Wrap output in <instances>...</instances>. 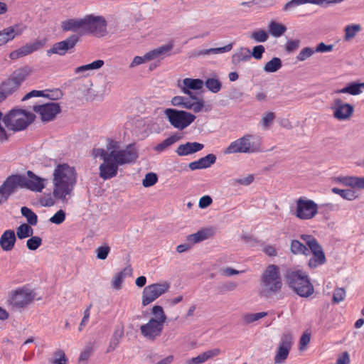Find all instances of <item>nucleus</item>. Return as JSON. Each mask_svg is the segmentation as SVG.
<instances>
[{
  "instance_id": "nucleus-10",
  "label": "nucleus",
  "mask_w": 364,
  "mask_h": 364,
  "mask_svg": "<svg viewBox=\"0 0 364 364\" xmlns=\"http://www.w3.org/2000/svg\"><path fill=\"white\" fill-rule=\"evenodd\" d=\"M318 213V205L312 200L300 197L296 200L294 215L300 220L314 218Z\"/></svg>"
},
{
  "instance_id": "nucleus-53",
  "label": "nucleus",
  "mask_w": 364,
  "mask_h": 364,
  "mask_svg": "<svg viewBox=\"0 0 364 364\" xmlns=\"http://www.w3.org/2000/svg\"><path fill=\"white\" fill-rule=\"evenodd\" d=\"M152 313L156 316L157 318H155L159 321L166 323V315L165 314L163 308L161 306L156 305L152 308Z\"/></svg>"
},
{
  "instance_id": "nucleus-46",
  "label": "nucleus",
  "mask_w": 364,
  "mask_h": 364,
  "mask_svg": "<svg viewBox=\"0 0 364 364\" xmlns=\"http://www.w3.org/2000/svg\"><path fill=\"white\" fill-rule=\"evenodd\" d=\"M206 87L213 93H218L222 87V83L217 78H208L205 82Z\"/></svg>"
},
{
  "instance_id": "nucleus-43",
  "label": "nucleus",
  "mask_w": 364,
  "mask_h": 364,
  "mask_svg": "<svg viewBox=\"0 0 364 364\" xmlns=\"http://www.w3.org/2000/svg\"><path fill=\"white\" fill-rule=\"evenodd\" d=\"M332 192L339 195L341 197H342L343 199L348 200H353L358 198V194L355 191L351 189H340L338 188H333Z\"/></svg>"
},
{
  "instance_id": "nucleus-8",
  "label": "nucleus",
  "mask_w": 364,
  "mask_h": 364,
  "mask_svg": "<svg viewBox=\"0 0 364 364\" xmlns=\"http://www.w3.org/2000/svg\"><path fill=\"white\" fill-rule=\"evenodd\" d=\"M188 96L189 97L175 96L171 100V105L175 107L192 110L195 113H198L202 111H208V109L205 107V102L203 98L197 97L193 95Z\"/></svg>"
},
{
  "instance_id": "nucleus-22",
  "label": "nucleus",
  "mask_w": 364,
  "mask_h": 364,
  "mask_svg": "<svg viewBox=\"0 0 364 364\" xmlns=\"http://www.w3.org/2000/svg\"><path fill=\"white\" fill-rule=\"evenodd\" d=\"M25 29L26 26L20 28L18 25H14L0 31V46L11 41L16 36H20Z\"/></svg>"
},
{
  "instance_id": "nucleus-18",
  "label": "nucleus",
  "mask_w": 364,
  "mask_h": 364,
  "mask_svg": "<svg viewBox=\"0 0 364 364\" xmlns=\"http://www.w3.org/2000/svg\"><path fill=\"white\" fill-rule=\"evenodd\" d=\"M164 326V323L159 321L155 318H151L146 323L140 326V331L146 339L154 341L161 334Z\"/></svg>"
},
{
  "instance_id": "nucleus-30",
  "label": "nucleus",
  "mask_w": 364,
  "mask_h": 364,
  "mask_svg": "<svg viewBox=\"0 0 364 364\" xmlns=\"http://www.w3.org/2000/svg\"><path fill=\"white\" fill-rule=\"evenodd\" d=\"M173 48V43L161 46L156 49H154L145 54V58L147 61H150L160 58L171 51Z\"/></svg>"
},
{
  "instance_id": "nucleus-36",
  "label": "nucleus",
  "mask_w": 364,
  "mask_h": 364,
  "mask_svg": "<svg viewBox=\"0 0 364 364\" xmlns=\"http://www.w3.org/2000/svg\"><path fill=\"white\" fill-rule=\"evenodd\" d=\"M325 1L329 2L330 1L329 0H291L290 1L287 2L285 4L283 10L284 11L291 10V9L296 8V6H299L301 4H304L306 3H312V4H322Z\"/></svg>"
},
{
  "instance_id": "nucleus-28",
  "label": "nucleus",
  "mask_w": 364,
  "mask_h": 364,
  "mask_svg": "<svg viewBox=\"0 0 364 364\" xmlns=\"http://www.w3.org/2000/svg\"><path fill=\"white\" fill-rule=\"evenodd\" d=\"M203 147L204 145L198 142H186L178 146L176 153L180 156H188L202 150Z\"/></svg>"
},
{
  "instance_id": "nucleus-1",
  "label": "nucleus",
  "mask_w": 364,
  "mask_h": 364,
  "mask_svg": "<svg viewBox=\"0 0 364 364\" xmlns=\"http://www.w3.org/2000/svg\"><path fill=\"white\" fill-rule=\"evenodd\" d=\"M92 155L95 158L100 157L103 160L99 170L100 176L104 180L116 176L119 166L132 164L138 158L137 151L133 145L129 144L121 149L120 142L112 139H107L106 149H94Z\"/></svg>"
},
{
  "instance_id": "nucleus-4",
  "label": "nucleus",
  "mask_w": 364,
  "mask_h": 364,
  "mask_svg": "<svg viewBox=\"0 0 364 364\" xmlns=\"http://www.w3.org/2000/svg\"><path fill=\"white\" fill-rule=\"evenodd\" d=\"M286 279L289 287L299 296L304 298L311 296L314 288L306 272L302 270H289Z\"/></svg>"
},
{
  "instance_id": "nucleus-41",
  "label": "nucleus",
  "mask_w": 364,
  "mask_h": 364,
  "mask_svg": "<svg viewBox=\"0 0 364 364\" xmlns=\"http://www.w3.org/2000/svg\"><path fill=\"white\" fill-rule=\"evenodd\" d=\"M21 213L26 218L27 224L36 225L38 223V216L31 208L23 206L21 208Z\"/></svg>"
},
{
  "instance_id": "nucleus-60",
  "label": "nucleus",
  "mask_w": 364,
  "mask_h": 364,
  "mask_svg": "<svg viewBox=\"0 0 364 364\" xmlns=\"http://www.w3.org/2000/svg\"><path fill=\"white\" fill-rule=\"evenodd\" d=\"M346 298V291L343 288H337L334 290L333 294V301L339 303Z\"/></svg>"
},
{
  "instance_id": "nucleus-31",
  "label": "nucleus",
  "mask_w": 364,
  "mask_h": 364,
  "mask_svg": "<svg viewBox=\"0 0 364 364\" xmlns=\"http://www.w3.org/2000/svg\"><path fill=\"white\" fill-rule=\"evenodd\" d=\"M182 138V135L179 133H175L168 138L162 141L161 143L158 144L154 146V149L158 153H161L168 149L169 146L176 143Z\"/></svg>"
},
{
  "instance_id": "nucleus-37",
  "label": "nucleus",
  "mask_w": 364,
  "mask_h": 364,
  "mask_svg": "<svg viewBox=\"0 0 364 364\" xmlns=\"http://www.w3.org/2000/svg\"><path fill=\"white\" fill-rule=\"evenodd\" d=\"M269 30L272 36L278 38L286 32L287 27L275 21H271L269 23Z\"/></svg>"
},
{
  "instance_id": "nucleus-47",
  "label": "nucleus",
  "mask_w": 364,
  "mask_h": 364,
  "mask_svg": "<svg viewBox=\"0 0 364 364\" xmlns=\"http://www.w3.org/2000/svg\"><path fill=\"white\" fill-rule=\"evenodd\" d=\"M54 358L50 360L51 364H68V358L65 352L61 349H58L53 353Z\"/></svg>"
},
{
  "instance_id": "nucleus-56",
  "label": "nucleus",
  "mask_w": 364,
  "mask_h": 364,
  "mask_svg": "<svg viewBox=\"0 0 364 364\" xmlns=\"http://www.w3.org/2000/svg\"><path fill=\"white\" fill-rule=\"evenodd\" d=\"M275 119V114L272 112H268L264 114L262 119H261V124L265 127L267 128L269 127V125L272 123V122Z\"/></svg>"
},
{
  "instance_id": "nucleus-54",
  "label": "nucleus",
  "mask_w": 364,
  "mask_h": 364,
  "mask_svg": "<svg viewBox=\"0 0 364 364\" xmlns=\"http://www.w3.org/2000/svg\"><path fill=\"white\" fill-rule=\"evenodd\" d=\"M65 220V213L63 210L57 211L50 219L49 221L53 224L60 225Z\"/></svg>"
},
{
  "instance_id": "nucleus-20",
  "label": "nucleus",
  "mask_w": 364,
  "mask_h": 364,
  "mask_svg": "<svg viewBox=\"0 0 364 364\" xmlns=\"http://www.w3.org/2000/svg\"><path fill=\"white\" fill-rule=\"evenodd\" d=\"M333 117L338 120L348 119L353 112V107L348 103H343L340 99L334 100Z\"/></svg>"
},
{
  "instance_id": "nucleus-42",
  "label": "nucleus",
  "mask_w": 364,
  "mask_h": 364,
  "mask_svg": "<svg viewBox=\"0 0 364 364\" xmlns=\"http://www.w3.org/2000/svg\"><path fill=\"white\" fill-rule=\"evenodd\" d=\"M232 48V43H229L223 47L220 48H213L209 49H205L199 51L198 55H205L210 54H220L223 53L229 52Z\"/></svg>"
},
{
  "instance_id": "nucleus-40",
  "label": "nucleus",
  "mask_w": 364,
  "mask_h": 364,
  "mask_svg": "<svg viewBox=\"0 0 364 364\" xmlns=\"http://www.w3.org/2000/svg\"><path fill=\"white\" fill-rule=\"evenodd\" d=\"M291 251L294 255H309V250L308 248L297 240H294L291 242Z\"/></svg>"
},
{
  "instance_id": "nucleus-51",
  "label": "nucleus",
  "mask_w": 364,
  "mask_h": 364,
  "mask_svg": "<svg viewBox=\"0 0 364 364\" xmlns=\"http://www.w3.org/2000/svg\"><path fill=\"white\" fill-rule=\"evenodd\" d=\"M251 38L254 39L256 42H265L269 38L268 33L262 29L255 31L252 35Z\"/></svg>"
},
{
  "instance_id": "nucleus-52",
  "label": "nucleus",
  "mask_w": 364,
  "mask_h": 364,
  "mask_svg": "<svg viewBox=\"0 0 364 364\" xmlns=\"http://www.w3.org/2000/svg\"><path fill=\"white\" fill-rule=\"evenodd\" d=\"M250 50L248 49H241L240 52L235 53L232 58L235 62L247 61L250 58Z\"/></svg>"
},
{
  "instance_id": "nucleus-5",
  "label": "nucleus",
  "mask_w": 364,
  "mask_h": 364,
  "mask_svg": "<svg viewBox=\"0 0 364 364\" xmlns=\"http://www.w3.org/2000/svg\"><path fill=\"white\" fill-rule=\"evenodd\" d=\"M282 287L279 267L276 264L268 265L261 276V294L264 296H269L280 291Z\"/></svg>"
},
{
  "instance_id": "nucleus-6",
  "label": "nucleus",
  "mask_w": 364,
  "mask_h": 364,
  "mask_svg": "<svg viewBox=\"0 0 364 364\" xmlns=\"http://www.w3.org/2000/svg\"><path fill=\"white\" fill-rule=\"evenodd\" d=\"M164 114L170 124L180 131L189 127L196 119L191 112L172 108H166Z\"/></svg>"
},
{
  "instance_id": "nucleus-26",
  "label": "nucleus",
  "mask_w": 364,
  "mask_h": 364,
  "mask_svg": "<svg viewBox=\"0 0 364 364\" xmlns=\"http://www.w3.org/2000/svg\"><path fill=\"white\" fill-rule=\"evenodd\" d=\"M215 231L213 228H203L194 234L188 235L186 237V240L191 245H193L213 237Z\"/></svg>"
},
{
  "instance_id": "nucleus-39",
  "label": "nucleus",
  "mask_w": 364,
  "mask_h": 364,
  "mask_svg": "<svg viewBox=\"0 0 364 364\" xmlns=\"http://www.w3.org/2000/svg\"><path fill=\"white\" fill-rule=\"evenodd\" d=\"M31 226V225L26 223L20 225L16 229L17 237L20 240H23L32 236L33 234V230Z\"/></svg>"
},
{
  "instance_id": "nucleus-27",
  "label": "nucleus",
  "mask_w": 364,
  "mask_h": 364,
  "mask_svg": "<svg viewBox=\"0 0 364 364\" xmlns=\"http://www.w3.org/2000/svg\"><path fill=\"white\" fill-rule=\"evenodd\" d=\"M16 241L15 232L13 230H6L0 237V247L4 251L13 250Z\"/></svg>"
},
{
  "instance_id": "nucleus-2",
  "label": "nucleus",
  "mask_w": 364,
  "mask_h": 364,
  "mask_svg": "<svg viewBox=\"0 0 364 364\" xmlns=\"http://www.w3.org/2000/svg\"><path fill=\"white\" fill-rule=\"evenodd\" d=\"M76 172L67 164H58L53 171V191L56 199L63 200L73 191L76 183Z\"/></svg>"
},
{
  "instance_id": "nucleus-19",
  "label": "nucleus",
  "mask_w": 364,
  "mask_h": 364,
  "mask_svg": "<svg viewBox=\"0 0 364 364\" xmlns=\"http://www.w3.org/2000/svg\"><path fill=\"white\" fill-rule=\"evenodd\" d=\"M79 40L80 38L77 35H71L65 40L53 44L50 49L47 50L46 54L48 56H50L53 54L63 55L68 50L73 48Z\"/></svg>"
},
{
  "instance_id": "nucleus-38",
  "label": "nucleus",
  "mask_w": 364,
  "mask_h": 364,
  "mask_svg": "<svg viewBox=\"0 0 364 364\" xmlns=\"http://www.w3.org/2000/svg\"><path fill=\"white\" fill-rule=\"evenodd\" d=\"M104 65V61L102 60H97L92 63L84 65H81L75 68V73L79 74L81 73H85L91 70L100 69Z\"/></svg>"
},
{
  "instance_id": "nucleus-35",
  "label": "nucleus",
  "mask_w": 364,
  "mask_h": 364,
  "mask_svg": "<svg viewBox=\"0 0 364 364\" xmlns=\"http://www.w3.org/2000/svg\"><path fill=\"white\" fill-rule=\"evenodd\" d=\"M361 87L364 88V82L363 83H350L346 87L338 90L335 91L336 93H348L352 95H358L361 93Z\"/></svg>"
},
{
  "instance_id": "nucleus-45",
  "label": "nucleus",
  "mask_w": 364,
  "mask_h": 364,
  "mask_svg": "<svg viewBox=\"0 0 364 364\" xmlns=\"http://www.w3.org/2000/svg\"><path fill=\"white\" fill-rule=\"evenodd\" d=\"M282 68V60L277 57L273 58L268 61L264 67V70L267 73H274Z\"/></svg>"
},
{
  "instance_id": "nucleus-64",
  "label": "nucleus",
  "mask_w": 364,
  "mask_h": 364,
  "mask_svg": "<svg viewBox=\"0 0 364 364\" xmlns=\"http://www.w3.org/2000/svg\"><path fill=\"white\" fill-rule=\"evenodd\" d=\"M206 361L210 358L216 357L221 353V350L220 348H215L211 350H206L203 353Z\"/></svg>"
},
{
  "instance_id": "nucleus-29",
  "label": "nucleus",
  "mask_w": 364,
  "mask_h": 364,
  "mask_svg": "<svg viewBox=\"0 0 364 364\" xmlns=\"http://www.w3.org/2000/svg\"><path fill=\"white\" fill-rule=\"evenodd\" d=\"M183 86L181 91L188 95H192L191 90H200L204 85V82L200 79L185 78L183 80Z\"/></svg>"
},
{
  "instance_id": "nucleus-63",
  "label": "nucleus",
  "mask_w": 364,
  "mask_h": 364,
  "mask_svg": "<svg viewBox=\"0 0 364 364\" xmlns=\"http://www.w3.org/2000/svg\"><path fill=\"white\" fill-rule=\"evenodd\" d=\"M264 52V47L262 45H259L253 48L252 55L255 59L259 60L262 58Z\"/></svg>"
},
{
  "instance_id": "nucleus-58",
  "label": "nucleus",
  "mask_w": 364,
  "mask_h": 364,
  "mask_svg": "<svg viewBox=\"0 0 364 364\" xmlns=\"http://www.w3.org/2000/svg\"><path fill=\"white\" fill-rule=\"evenodd\" d=\"M95 252L97 253V257L99 259L104 260L107 257L110 252V247L107 245L100 246L96 249Z\"/></svg>"
},
{
  "instance_id": "nucleus-25",
  "label": "nucleus",
  "mask_w": 364,
  "mask_h": 364,
  "mask_svg": "<svg viewBox=\"0 0 364 364\" xmlns=\"http://www.w3.org/2000/svg\"><path fill=\"white\" fill-rule=\"evenodd\" d=\"M18 174L11 175L0 186V189L9 197L14 193L17 188H21Z\"/></svg>"
},
{
  "instance_id": "nucleus-9",
  "label": "nucleus",
  "mask_w": 364,
  "mask_h": 364,
  "mask_svg": "<svg viewBox=\"0 0 364 364\" xmlns=\"http://www.w3.org/2000/svg\"><path fill=\"white\" fill-rule=\"evenodd\" d=\"M107 33V21L104 17L92 14L84 17V35L92 34L96 37H103Z\"/></svg>"
},
{
  "instance_id": "nucleus-3",
  "label": "nucleus",
  "mask_w": 364,
  "mask_h": 364,
  "mask_svg": "<svg viewBox=\"0 0 364 364\" xmlns=\"http://www.w3.org/2000/svg\"><path fill=\"white\" fill-rule=\"evenodd\" d=\"M3 122L8 131H23L35 120L34 114L23 109L14 108L3 116Z\"/></svg>"
},
{
  "instance_id": "nucleus-7",
  "label": "nucleus",
  "mask_w": 364,
  "mask_h": 364,
  "mask_svg": "<svg viewBox=\"0 0 364 364\" xmlns=\"http://www.w3.org/2000/svg\"><path fill=\"white\" fill-rule=\"evenodd\" d=\"M254 138L252 134H245L243 136L232 141L224 150L225 154L237 153H255L260 150V143L252 142Z\"/></svg>"
},
{
  "instance_id": "nucleus-49",
  "label": "nucleus",
  "mask_w": 364,
  "mask_h": 364,
  "mask_svg": "<svg viewBox=\"0 0 364 364\" xmlns=\"http://www.w3.org/2000/svg\"><path fill=\"white\" fill-rule=\"evenodd\" d=\"M42 245V239L38 236H31L26 242V247L30 250H36Z\"/></svg>"
},
{
  "instance_id": "nucleus-44",
  "label": "nucleus",
  "mask_w": 364,
  "mask_h": 364,
  "mask_svg": "<svg viewBox=\"0 0 364 364\" xmlns=\"http://www.w3.org/2000/svg\"><path fill=\"white\" fill-rule=\"evenodd\" d=\"M360 30L361 26L359 24L347 25L344 28L345 41L353 39Z\"/></svg>"
},
{
  "instance_id": "nucleus-62",
  "label": "nucleus",
  "mask_w": 364,
  "mask_h": 364,
  "mask_svg": "<svg viewBox=\"0 0 364 364\" xmlns=\"http://www.w3.org/2000/svg\"><path fill=\"white\" fill-rule=\"evenodd\" d=\"M310 342V333H304L299 341V350H304Z\"/></svg>"
},
{
  "instance_id": "nucleus-50",
  "label": "nucleus",
  "mask_w": 364,
  "mask_h": 364,
  "mask_svg": "<svg viewBox=\"0 0 364 364\" xmlns=\"http://www.w3.org/2000/svg\"><path fill=\"white\" fill-rule=\"evenodd\" d=\"M158 181L157 175L153 172H149L145 175L144 178L142 181V185L144 187H150L156 184Z\"/></svg>"
},
{
  "instance_id": "nucleus-13",
  "label": "nucleus",
  "mask_w": 364,
  "mask_h": 364,
  "mask_svg": "<svg viewBox=\"0 0 364 364\" xmlns=\"http://www.w3.org/2000/svg\"><path fill=\"white\" fill-rule=\"evenodd\" d=\"M169 289L167 282L155 283L146 286L142 292V305L146 306L166 293Z\"/></svg>"
},
{
  "instance_id": "nucleus-11",
  "label": "nucleus",
  "mask_w": 364,
  "mask_h": 364,
  "mask_svg": "<svg viewBox=\"0 0 364 364\" xmlns=\"http://www.w3.org/2000/svg\"><path fill=\"white\" fill-rule=\"evenodd\" d=\"M301 238L306 242L313 254V257L309 260V267L316 268L326 262V257L322 247L318 241L311 235H302Z\"/></svg>"
},
{
  "instance_id": "nucleus-14",
  "label": "nucleus",
  "mask_w": 364,
  "mask_h": 364,
  "mask_svg": "<svg viewBox=\"0 0 364 364\" xmlns=\"http://www.w3.org/2000/svg\"><path fill=\"white\" fill-rule=\"evenodd\" d=\"M18 177L21 181V188L40 193L46 187L47 180L38 176L31 171L26 172V176L18 174Z\"/></svg>"
},
{
  "instance_id": "nucleus-61",
  "label": "nucleus",
  "mask_w": 364,
  "mask_h": 364,
  "mask_svg": "<svg viewBox=\"0 0 364 364\" xmlns=\"http://www.w3.org/2000/svg\"><path fill=\"white\" fill-rule=\"evenodd\" d=\"M46 90H31V92H28L26 95H25L23 98L21 99L22 101H26L32 97H45Z\"/></svg>"
},
{
  "instance_id": "nucleus-23",
  "label": "nucleus",
  "mask_w": 364,
  "mask_h": 364,
  "mask_svg": "<svg viewBox=\"0 0 364 364\" xmlns=\"http://www.w3.org/2000/svg\"><path fill=\"white\" fill-rule=\"evenodd\" d=\"M61 28L63 31L77 32L84 35V18H70L61 22Z\"/></svg>"
},
{
  "instance_id": "nucleus-33",
  "label": "nucleus",
  "mask_w": 364,
  "mask_h": 364,
  "mask_svg": "<svg viewBox=\"0 0 364 364\" xmlns=\"http://www.w3.org/2000/svg\"><path fill=\"white\" fill-rule=\"evenodd\" d=\"M338 181L352 188H364V177L347 176L338 178Z\"/></svg>"
},
{
  "instance_id": "nucleus-12",
  "label": "nucleus",
  "mask_w": 364,
  "mask_h": 364,
  "mask_svg": "<svg viewBox=\"0 0 364 364\" xmlns=\"http://www.w3.org/2000/svg\"><path fill=\"white\" fill-rule=\"evenodd\" d=\"M34 298V291L24 286L11 291L9 295V301L16 308H24L30 304Z\"/></svg>"
},
{
  "instance_id": "nucleus-34",
  "label": "nucleus",
  "mask_w": 364,
  "mask_h": 364,
  "mask_svg": "<svg viewBox=\"0 0 364 364\" xmlns=\"http://www.w3.org/2000/svg\"><path fill=\"white\" fill-rule=\"evenodd\" d=\"M123 335L124 328L122 327L117 328L114 330L110 339L109 346L107 348V352L113 351L117 348V347L119 346L120 343V340L122 338Z\"/></svg>"
},
{
  "instance_id": "nucleus-57",
  "label": "nucleus",
  "mask_w": 364,
  "mask_h": 364,
  "mask_svg": "<svg viewBox=\"0 0 364 364\" xmlns=\"http://www.w3.org/2000/svg\"><path fill=\"white\" fill-rule=\"evenodd\" d=\"M203 168L210 167L216 161V156L213 154H209L207 156L199 159Z\"/></svg>"
},
{
  "instance_id": "nucleus-32",
  "label": "nucleus",
  "mask_w": 364,
  "mask_h": 364,
  "mask_svg": "<svg viewBox=\"0 0 364 364\" xmlns=\"http://www.w3.org/2000/svg\"><path fill=\"white\" fill-rule=\"evenodd\" d=\"M132 273V268L131 265L126 267L123 270L116 274L112 282V286L115 289H120L122 284L127 276L131 275Z\"/></svg>"
},
{
  "instance_id": "nucleus-55",
  "label": "nucleus",
  "mask_w": 364,
  "mask_h": 364,
  "mask_svg": "<svg viewBox=\"0 0 364 364\" xmlns=\"http://www.w3.org/2000/svg\"><path fill=\"white\" fill-rule=\"evenodd\" d=\"M315 53V50H313L311 48L306 47L303 48L298 55L296 56V59L299 61H304L307 58H310Z\"/></svg>"
},
{
  "instance_id": "nucleus-24",
  "label": "nucleus",
  "mask_w": 364,
  "mask_h": 364,
  "mask_svg": "<svg viewBox=\"0 0 364 364\" xmlns=\"http://www.w3.org/2000/svg\"><path fill=\"white\" fill-rule=\"evenodd\" d=\"M19 87L9 76L0 84V102L5 100L19 90Z\"/></svg>"
},
{
  "instance_id": "nucleus-17",
  "label": "nucleus",
  "mask_w": 364,
  "mask_h": 364,
  "mask_svg": "<svg viewBox=\"0 0 364 364\" xmlns=\"http://www.w3.org/2000/svg\"><path fill=\"white\" fill-rule=\"evenodd\" d=\"M47 40L46 38L38 39L32 43H28L21 48L12 51L9 54L11 60H17L20 58L28 55L35 51H37L45 46Z\"/></svg>"
},
{
  "instance_id": "nucleus-21",
  "label": "nucleus",
  "mask_w": 364,
  "mask_h": 364,
  "mask_svg": "<svg viewBox=\"0 0 364 364\" xmlns=\"http://www.w3.org/2000/svg\"><path fill=\"white\" fill-rule=\"evenodd\" d=\"M32 68L28 65L15 69L9 75L14 82L19 87L33 74Z\"/></svg>"
},
{
  "instance_id": "nucleus-15",
  "label": "nucleus",
  "mask_w": 364,
  "mask_h": 364,
  "mask_svg": "<svg viewBox=\"0 0 364 364\" xmlns=\"http://www.w3.org/2000/svg\"><path fill=\"white\" fill-rule=\"evenodd\" d=\"M33 110L40 116L43 122H48L53 121L56 117L61 112V107L58 103L50 102L34 105Z\"/></svg>"
},
{
  "instance_id": "nucleus-48",
  "label": "nucleus",
  "mask_w": 364,
  "mask_h": 364,
  "mask_svg": "<svg viewBox=\"0 0 364 364\" xmlns=\"http://www.w3.org/2000/svg\"><path fill=\"white\" fill-rule=\"evenodd\" d=\"M267 315V312H259L255 314L247 313L242 316V319L245 323H250L265 317Z\"/></svg>"
},
{
  "instance_id": "nucleus-16",
  "label": "nucleus",
  "mask_w": 364,
  "mask_h": 364,
  "mask_svg": "<svg viewBox=\"0 0 364 364\" xmlns=\"http://www.w3.org/2000/svg\"><path fill=\"white\" fill-rule=\"evenodd\" d=\"M293 344L291 334L282 335L274 357V364H282L287 359Z\"/></svg>"
},
{
  "instance_id": "nucleus-59",
  "label": "nucleus",
  "mask_w": 364,
  "mask_h": 364,
  "mask_svg": "<svg viewBox=\"0 0 364 364\" xmlns=\"http://www.w3.org/2000/svg\"><path fill=\"white\" fill-rule=\"evenodd\" d=\"M300 46V40L294 39V40H289L285 44V50L287 53H292L293 51L297 50Z\"/></svg>"
}]
</instances>
